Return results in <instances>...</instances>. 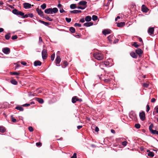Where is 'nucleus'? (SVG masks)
<instances>
[{
    "label": "nucleus",
    "instance_id": "nucleus-24",
    "mask_svg": "<svg viewBox=\"0 0 158 158\" xmlns=\"http://www.w3.org/2000/svg\"><path fill=\"white\" fill-rule=\"evenodd\" d=\"M125 23L124 22H122L117 24L118 27H122L125 25Z\"/></svg>",
    "mask_w": 158,
    "mask_h": 158
},
{
    "label": "nucleus",
    "instance_id": "nucleus-51",
    "mask_svg": "<svg viewBox=\"0 0 158 158\" xmlns=\"http://www.w3.org/2000/svg\"><path fill=\"white\" fill-rule=\"evenodd\" d=\"M41 143L40 142H38L36 143V145L37 147H40L41 146Z\"/></svg>",
    "mask_w": 158,
    "mask_h": 158
},
{
    "label": "nucleus",
    "instance_id": "nucleus-13",
    "mask_svg": "<svg viewBox=\"0 0 158 158\" xmlns=\"http://www.w3.org/2000/svg\"><path fill=\"white\" fill-rule=\"evenodd\" d=\"M111 31L109 29H106L102 31V33L105 35H106L110 33Z\"/></svg>",
    "mask_w": 158,
    "mask_h": 158
},
{
    "label": "nucleus",
    "instance_id": "nucleus-30",
    "mask_svg": "<svg viewBox=\"0 0 158 158\" xmlns=\"http://www.w3.org/2000/svg\"><path fill=\"white\" fill-rule=\"evenodd\" d=\"M5 37L6 40H8L10 37V34L9 33L5 35Z\"/></svg>",
    "mask_w": 158,
    "mask_h": 158
},
{
    "label": "nucleus",
    "instance_id": "nucleus-18",
    "mask_svg": "<svg viewBox=\"0 0 158 158\" xmlns=\"http://www.w3.org/2000/svg\"><path fill=\"white\" fill-rule=\"evenodd\" d=\"M34 65L35 66H40L41 64V62L40 61H35L34 63Z\"/></svg>",
    "mask_w": 158,
    "mask_h": 158
},
{
    "label": "nucleus",
    "instance_id": "nucleus-17",
    "mask_svg": "<svg viewBox=\"0 0 158 158\" xmlns=\"http://www.w3.org/2000/svg\"><path fill=\"white\" fill-rule=\"evenodd\" d=\"M154 31V28L153 27H150L149 28L148 30V32L151 34H152Z\"/></svg>",
    "mask_w": 158,
    "mask_h": 158
},
{
    "label": "nucleus",
    "instance_id": "nucleus-21",
    "mask_svg": "<svg viewBox=\"0 0 158 158\" xmlns=\"http://www.w3.org/2000/svg\"><path fill=\"white\" fill-rule=\"evenodd\" d=\"M114 37L113 35H111L108 37L107 38L110 43H111L112 41V40L113 39Z\"/></svg>",
    "mask_w": 158,
    "mask_h": 158
},
{
    "label": "nucleus",
    "instance_id": "nucleus-4",
    "mask_svg": "<svg viewBox=\"0 0 158 158\" xmlns=\"http://www.w3.org/2000/svg\"><path fill=\"white\" fill-rule=\"evenodd\" d=\"M139 116L140 119L142 121H144L145 119V114L144 112L142 111L139 114Z\"/></svg>",
    "mask_w": 158,
    "mask_h": 158
},
{
    "label": "nucleus",
    "instance_id": "nucleus-64",
    "mask_svg": "<svg viewBox=\"0 0 158 158\" xmlns=\"http://www.w3.org/2000/svg\"><path fill=\"white\" fill-rule=\"evenodd\" d=\"M118 39H115V40L114 41V42L113 43L114 44H115V43H116L117 42H118Z\"/></svg>",
    "mask_w": 158,
    "mask_h": 158
},
{
    "label": "nucleus",
    "instance_id": "nucleus-27",
    "mask_svg": "<svg viewBox=\"0 0 158 158\" xmlns=\"http://www.w3.org/2000/svg\"><path fill=\"white\" fill-rule=\"evenodd\" d=\"M6 131L5 128L3 127H0V132L2 133H4Z\"/></svg>",
    "mask_w": 158,
    "mask_h": 158
},
{
    "label": "nucleus",
    "instance_id": "nucleus-35",
    "mask_svg": "<svg viewBox=\"0 0 158 158\" xmlns=\"http://www.w3.org/2000/svg\"><path fill=\"white\" fill-rule=\"evenodd\" d=\"M132 46H134L136 48H137L139 46V45L137 44L136 42H134L132 44Z\"/></svg>",
    "mask_w": 158,
    "mask_h": 158
},
{
    "label": "nucleus",
    "instance_id": "nucleus-6",
    "mask_svg": "<svg viewBox=\"0 0 158 158\" xmlns=\"http://www.w3.org/2000/svg\"><path fill=\"white\" fill-rule=\"evenodd\" d=\"M2 51L5 54H8L10 52V50L9 48L6 47L3 48L2 49Z\"/></svg>",
    "mask_w": 158,
    "mask_h": 158
},
{
    "label": "nucleus",
    "instance_id": "nucleus-57",
    "mask_svg": "<svg viewBox=\"0 0 158 158\" xmlns=\"http://www.w3.org/2000/svg\"><path fill=\"white\" fill-rule=\"evenodd\" d=\"M60 13H62L63 12H65V11H64V9L62 8L61 9H60Z\"/></svg>",
    "mask_w": 158,
    "mask_h": 158
},
{
    "label": "nucleus",
    "instance_id": "nucleus-29",
    "mask_svg": "<svg viewBox=\"0 0 158 158\" xmlns=\"http://www.w3.org/2000/svg\"><path fill=\"white\" fill-rule=\"evenodd\" d=\"M52 14L53 13H56L58 11V9L56 8H52Z\"/></svg>",
    "mask_w": 158,
    "mask_h": 158
},
{
    "label": "nucleus",
    "instance_id": "nucleus-28",
    "mask_svg": "<svg viewBox=\"0 0 158 158\" xmlns=\"http://www.w3.org/2000/svg\"><path fill=\"white\" fill-rule=\"evenodd\" d=\"M11 83L14 85H16L17 84V81L14 79H12L11 81Z\"/></svg>",
    "mask_w": 158,
    "mask_h": 158
},
{
    "label": "nucleus",
    "instance_id": "nucleus-46",
    "mask_svg": "<svg viewBox=\"0 0 158 158\" xmlns=\"http://www.w3.org/2000/svg\"><path fill=\"white\" fill-rule=\"evenodd\" d=\"M55 54L54 53L52 54L51 55V60H52L53 61L54 60V58H55Z\"/></svg>",
    "mask_w": 158,
    "mask_h": 158
},
{
    "label": "nucleus",
    "instance_id": "nucleus-49",
    "mask_svg": "<svg viewBox=\"0 0 158 158\" xmlns=\"http://www.w3.org/2000/svg\"><path fill=\"white\" fill-rule=\"evenodd\" d=\"M77 153H74L73 154V156H71V158H77Z\"/></svg>",
    "mask_w": 158,
    "mask_h": 158
},
{
    "label": "nucleus",
    "instance_id": "nucleus-54",
    "mask_svg": "<svg viewBox=\"0 0 158 158\" xmlns=\"http://www.w3.org/2000/svg\"><path fill=\"white\" fill-rule=\"evenodd\" d=\"M77 8L78 9H80L81 10H83L85 8V7H82L81 6H79L78 7H77Z\"/></svg>",
    "mask_w": 158,
    "mask_h": 158
},
{
    "label": "nucleus",
    "instance_id": "nucleus-12",
    "mask_svg": "<svg viewBox=\"0 0 158 158\" xmlns=\"http://www.w3.org/2000/svg\"><path fill=\"white\" fill-rule=\"evenodd\" d=\"M52 10L51 8H48L44 10V12L47 14H52Z\"/></svg>",
    "mask_w": 158,
    "mask_h": 158
},
{
    "label": "nucleus",
    "instance_id": "nucleus-61",
    "mask_svg": "<svg viewBox=\"0 0 158 158\" xmlns=\"http://www.w3.org/2000/svg\"><path fill=\"white\" fill-rule=\"evenodd\" d=\"M46 19L50 21H52V19L49 17H48Z\"/></svg>",
    "mask_w": 158,
    "mask_h": 158
},
{
    "label": "nucleus",
    "instance_id": "nucleus-55",
    "mask_svg": "<svg viewBox=\"0 0 158 158\" xmlns=\"http://www.w3.org/2000/svg\"><path fill=\"white\" fill-rule=\"evenodd\" d=\"M85 19L84 18L81 19H80V22L83 23L85 22Z\"/></svg>",
    "mask_w": 158,
    "mask_h": 158
},
{
    "label": "nucleus",
    "instance_id": "nucleus-20",
    "mask_svg": "<svg viewBox=\"0 0 158 158\" xmlns=\"http://www.w3.org/2000/svg\"><path fill=\"white\" fill-rule=\"evenodd\" d=\"M35 99V100L36 101H37L38 102L42 104L44 102L43 99H42L41 98H36Z\"/></svg>",
    "mask_w": 158,
    "mask_h": 158
},
{
    "label": "nucleus",
    "instance_id": "nucleus-59",
    "mask_svg": "<svg viewBox=\"0 0 158 158\" xmlns=\"http://www.w3.org/2000/svg\"><path fill=\"white\" fill-rule=\"evenodd\" d=\"M21 64H23V65H27V63L25 62H21Z\"/></svg>",
    "mask_w": 158,
    "mask_h": 158
},
{
    "label": "nucleus",
    "instance_id": "nucleus-15",
    "mask_svg": "<svg viewBox=\"0 0 158 158\" xmlns=\"http://www.w3.org/2000/svg\"><path fill=\"white\" fill-rule=\"evenodd\" d=\"M102 80L106 83H110L111 79L110 78H103Z\"/></svg>",
    "mask_w": 158,
    "mask_h": 158
},
{
    "label": "nucleus",
    "instance_id": "nucleus-62",
    "mask_svg": "<svg viewBox=\"0 0 158 158\" xmlns=\"http://www.w3.org/2000/svg\"><path fill=\"white\" fill-rule=\"evenodd\" d=\"M77 101H78L79 102H81L82 101V100L81 98H78L77 97Z\"/></svg>",
    "mask_w": 158,
    "mask_h": 158
},
{
    "label": "nucleus",
    "instance_id": "nucleus-10",
    "mask_svg": "<svg viewBox=\"0 0 158 158\" xmlns=\"http://www.w3.org/2000/svg\"><path fill=\"white\" fill-rule=\"evenodd\" d=\"M23 7L25 9H27L31 8V5L28 3H25L23 4Z\"/></svg>",
    "mask_w": 158,
    "mask_h": 158
},
{
    "label": "nucleus",
    "instance_id": "nucleus-5",
    "mask_svg": "<svg viewBox=\"0 0 158 158\" xmlns=\"http://www.w3.org/2000/svg\"><path fill=\"white\" fill-rule=\"evenodd\" d=\"M61 61V59L60 56H57L55 60L56 65L57 66H59V64Z\"/></svg>",
    "mask_w": 158,
    "mask_h": 158
},
{
    "label": "nucleus",
    "instance_id": "nucleus-8",
    "mask_svg": "<svg viewBox=\"0 0 158 158\" xmlns=\"http://www.w3.org/2000/svg\"><path fill=\"white\" fill-rule=\"evenodd\" d=\"M87 2L86 1H81L78 3V5L83 6L85 8H86L87 6Z\"/></svg>",
    "mask_w": 158,
    "mask_h": 158
},
{
    "label": "nucleus",
    "instance_id": "nucleus-50",
    "mask_svg": "<svg viewBox=\"0 0 158 158\" xmlns=\"http://www.w3.org/2000/svg\"><path fill=\"white\" fill-rule=\"evenodd\" d=\"M30 105V104L26 103V104H23L22 106H24V107H27V106H29Z\"/></svg>",
    "mask_w": 158,
    "mask_h": 158
},
{
    "label": "nucleus",
    "instance_id": "nucleus-3",
    "mask_svg": "<svg viewBox=\"0 0 158 158\" xmlns=\"http://www.w3.org/2000/svg\"><path fill=\"white\" fill-rule=\"evenodd\" d=\"M42 56L43 59H46L47 56L48 54L47 50L45 49H43L42 51Z\"/></svg>",
    "mask_w": 158,
    "mask_h": 158
},
{
    "label": "nucleus",
    "instance_id": "nucleus-31",
    "mask_svg": "<svg viewBox=\"0 0 158 158\" xmlns=\"http://www.w3.org/2000/svg\"><path fill=\"white\" fill-rule=\"evenodd\" d=\"M92 19L93 21H95L98 19V17L96 15H93L92 16Z\"/></svg>",
    "mask_w": 158,
    "mask_h": 158
},
{
    "label": "nucleus",
    "instance_id": "nucleus-33",
    "mask_svg": "<svg viewBox=\"0 0 158 158\" xmlns=\"http://www.w3.org/2000/svg\"><path fill=\"white\" fill-rule=\"evenodd\" d=\"M152 134H157L158 135V131L155 130H152L151 132Z\"/></svg>",
    "mask_w": 158,
    "mask_h": 158
},
{
    "label": "nucleus",
    "instance_id": "nucleus-16",
    "mask_svg": "<svg viewBox=\"0 0 158 158\" xmlns=\"http://www.w3.org/2000/svg\"><path fill=\"white\" fill-rule=\"evenodd\" d=\"M131 56L134 58H136L138 57V55L134 52H132L130 53Z\"/></svg>",
    "mask_w": 158,
    "mask_h": 158
},
{
    "label": "nucleus",
    "instance_id": "nucleus-34",
    "mask_svg": "<svg viewBox=\"0 0 158 158\" xmlns=\"http://www.w3.org/2000/svg\"><path fill=\"white\" fill-rule=\"evenodd\" d=\"M41 7L42 9L44 10L46 7V5L45 3H44L41 6Z\"/></svg>",
    "mask_w": 158,
    "mask_h": 158
},
{
    "label": "nucleus",
    "instance_id": "nucleus-48",
    "mask_svg": "<svg viewBox=\"0 0 158 158\" xmlns=\"http://www.w3.org/2000/svg\"><path fill=\"white\" fill-rule=\"evenodd\" d=\"M28 129L31 132H32L33 131V128L32 127H28Z\"/></svg>",
    "mask_w": 158,
    "mask_h": 158
},
{
    "label": "nucleus",
    "instance_id": "nucleus-7",
    "mask_svg": "<svg viewBox=\"0 0 158 158\" xmlns=\"http://www.w3.org/2000/svg\"><path fill=\"white\" fill-rule=\"evenodd\" d=\"M135 52L136 54L139 55V57H140L141 56L143 52L141 49H137L135 50Z\"/></svg>",
    "mask_w": 158,
    "mask_h": 158
},
{
    "label": "nucleus",
    "instance_id": "nucleus-11",
    "mask_svg": "<svg viewBox=\"0 0 158 158\" xmlns=\"http://www.w3.org/2000/svg\"><path fill=\"white\" fill-rule=\"evenodd\" d=\"M147 154L149 157H153L154 156V153L150 151L149 150H147Z\"/></svg>",
    "mask_w": 158,
    "mask_h": 158
},
{
    "label": "nucleus",
    "instance_id": "nucleus-9",
    "mask_svg": "<svg viewBox=\"0 0 158 158\" xmlns=\"http://www.w3.org/2000/svg\"><path fill=\"white\" fill-rule=\"evenodd\" d=\"M36 10L38 14L41 17L43 16H44V13L40 9H39L38 8L36 9Z\"/></svg>",
    "mask_w": 158,
    "mask_h": 158
},
{
    "label": "nucleus",
    "instance_id": "nucleus-53",
    "mask_svg": "<svg viewBox=\"0 0 158 158\" xmlns=\"http://www.w3.org/2000/svg\"><path fill=\"white\" fill-rule=\"evenodd\" d=\"M15 64L16 65V67L15 69L17 68H18L20 66V65L18 63H16Z\"/></svg>",
    "mask_w": 158,
    "mask_h": 158
},
{
    "label": "nucleus",
    "instance_id": "nucleus-45",
    "mask_svg": "<svg viewBox=\"0 0 158 158\" xmlns=\"http://www.w3.org/2000/svg\"><path fill=\"white\" fill-rule=\"evenodd\" d=\"M18 38V37L17 35H15L12 37L11 39L13 40H16Z\"/></svg>",
    "mask_w": 158,
    "mask_h": 158
},
{
    "label": "nucleus",
    "instance_id": "nucleus-58",
    "mask_svg": "<svg viewBox=\"0 0 158 158\" xmlns=\"http://www.w3.org/2000/svg\"><path fill=\"white\" fill-rule=\"evenodd\" d=\"M27 15H28V17L29 16L31 17H33L34 15L32 14H27Z\"/></svg>",
    "mask_w": 158,
    "mask_h": 158
},
{
    "label": "nucleus",
    "instance_id": "nucleus-22",
    "mask_svg": "<svg viewBox=\"0 0 158 158\" xmlns=\"http://www.w3.org/2000/svg\"><path fill=\"white\" fill-rule=\"evenodd\" d=\"M85 20L86 21V22H89L91 20V16H88L85 17Z\"/></svg>",
    "mask_w": 158,
    "mask_h": 158
},
{
    "label": "nucleus",
    "instance_id": "nucleus-60",
    "mask_svg": "<svg viewBox=\"0 0 158 158\" xmlns=\"http://www.w3.org/2000/svg\"><path fill=\"white\" fill-rule=\"evenodd\" d=\"M156 101V99L155 98H153L151 100V102H154Z\"/></svg>",
    "mask_w": 158,
    "mask_h": 158
},
{
    "label": "nucleus",
    "instance_id": "nucleus-14",
    "mask_svg": "<svg viewBox=\"0 0 158 158\" xmlns=\"http://www.w3.org/2000/svg\"><path fill=\"white\" fill-rule=\"evenodd\" d=\"M142 10L144 12H147L148 10V9L144 5H143L142 6Z\"/></svg>",
    "mask_w": 158,
    "mask_h": 158
},
{
    "label": "nucleus",
    "instance_id": "nucleus-26",
    "mask_svg": "<svg viewBox=\"0 0 158 158\" xmlns=\"http://www.w3.org/2000/svg\"><path fill=\"white\" fill-rule=\"evenodd\" d=\"M77 96L73 97L72 98V102L73 103H75L77 101Z\"/></svg>",
    "mask_w": 158,
    "mask_h": 158
},
{
    "label": "nucleus",
    "instance_id": "nucleus-39",
    "mask_svg": "<svg viewBox=\"0 0 158 158\" xmlns=\"http://www.w3.org/2000/svg\"><path fill=\"white\" fill-rule=\"evenodd\" d=\"M10 73L12 75H18L19 74V73L17 72H11Z\"/></svg>",
    "mask_w": 158,
    "mask_h": 158
},
{
    "label": "nucleus",
    "instance_id": "nucleus-25",
    "mask_svg": "<svg viewBox=\"0 0 158 158\" xmlns=\"http://www.w3.org/2000/svg\"><path fill=\"white\" fill-rule=\"evenodd\" d=\"M70 8L71 9H73L77 8V7L76 4H71L70 5Z\"/></svg>",
    "mask_w": 158,
    "mask_h": 158
},
{
    "label": "nucleus",
    "instance_id": "nucleus-38",
    "mask_svg": "<svg viewBox=\"0 0 158 158\" xmlns=\"http://www.w3.org/2000/svg\"><path fill=\"white\" fill-rule=\"evenodd\" d=\"M43 42V40H42V37H40L39 38V44L41 45L42 44V43Z\"/></svg>",
    "mask_w": 158,
    "mask_h": 158
},
{
    "label": "nucleus",
    "instance_id": "nucleus-2",
    "mask_svg": "<svg viewBox=\"0 0 158 158\" xmlns=\"http://www.w3.org/2000/svg\"><path fill=\"white\" fill-rule=\"evenodd\" d=\"M94 57L97 60H101L103 59V56L102 54L99 52H95L94 54Z\"/></svg>",
    "mask_w": 158,
    "mask_h": 158
},
{
    "label": "nucleus",
    "instance_id": "nucleus-63",
    "mask_svg": "<svg viewBox=\"0 0 158 158\" xmlns=\"http://www.w3.org/2000/svg\"><path fill=\"white\" fill-rule=\"evenodd\" d=\"M95 131L96 132H98L99 131V129L98 127H96L95 128Z\"/></svg>",
    "mask_w": 158,
    "mask_h": 158
},
{
    "label": "nucleus",
    "instance_id": "nucleus-52",
    "mask_svg": "<svg viewBox=\"0 0 158 158\" xmlns=\"http://www.w3.org/2000/svg\"><path fill=\"white\" fill-rule=\"evenodd\" d=\"M156 113H158V106H156L154 108Z\"/></svg>",
    "mask_w": 158,
    "mask_h": 158
},
{
    "label": "nucleus",
    "instance_id": "nucleus-41",
    "mask_svg": "<svg viewBox=\"0 0 158 158\" xmlns=\"http://www.w3.org/2000/svg\"><path fill=\"white\" fill-rule=\"evenodd\" d=\"M143 86L144 87L147 88L149 86V84L147 83H144L143 84Z\"/></svg>",
    "mask_w": 158,
    "mask_h": 158
},
{
    "label": "nucleus",
    "instance_id": "nucleus-43",
    "mask_svg": "<svg viewBox=\"0 0 158 158\" xmlns=\"http://www.w3.org/2000/svg\"><path fill=\"white\" fill-rule=\"evenodd\" d=\"M65 20H66V21L67 23H68L70 22L71 20V18H65Z\"/></svg>",
    "mask_w": 158,
    "mask_h": 158
},
{
    "label": "nucleus",
    "instance_id": "nucleus-42",
    "mask_svg": "<svg viewBox=\"0 0 158 158\" xmlns=\"http://www.w3.org/2000/svg\"><path fill=\"white\" fill-rule=\"evenodd\" d=\"M74 26L80 27L81 26V25L80 23H76L74 24Z\"/></svg>",
    "mask_w": 158,
    "mask_h": 158
},
{
    "label": "nucleus",
    "instance_id": "nucleus-19",
    "mask_svg": "<svg viewBox=\"0 0 158 158\" xmlns=\"http://www.w3.org/2000/svg\"><path fill=\"white\" fill-rule=\"evenodd\" d=\"M93 25V23L92 22H87L84 24V26L89 27L92 26Z\"/></svg>",
    "mask_w": 158,
    "mask_h": 158
},
{
    "label": "nucleus",
    "instance_id": "nucleus-36",
    "mask_svg": "<svg viewBox=\"0 0 158 158\" xmlns=\"http://www.w3.org/2000/svg\"><path fill=\"white\" fill-rule=\"evenodd\" d=\"M153 127V124H151L149 126V130H150V132H151L152 131V130H153L152 129V128Z\"/></svg>",
    "mask_w": 158,
    "mask_h": 158
},
{
    "label": "nucleus",
    "instance_id": "nucleus-40",
    "mask_svg": "<svg viewBox=\"0 0 158 158\" xmlns=\"http://www.w3.org/2000/svg\"><path fill=\"white\" fill-rule=\"evenodd\" d=\"M70 13L74 14H77V10H73L70 11Z\"/></svg>",
    "mask_w": 158,
    "mask_h": 158
},
{
    "label": "nucleus",
    "instance_id": "nucleus-47",
    "mask_svg": "<svg viewBox=\"0 0 158 158\" xmlns=\"http://www.w3.org/2000/svg\"><path fill=\"white\" fill-rule=\"evenodd\" d=\"M146 107H147V108H146V111L147 112H148L150 109V108L149 105H147Z\"/></svg>",
    "mask_w": 158,
    "mask_h": 158
},
{
    "label": "nucleus",
    "instance_id": "nucleus-56",
    "mask_svg": "<svg viewBox=\"0 0 158 158\" xmlns=\"http://www.w3.org/2000/svg\"><path fill=\"white\" fill-rule=\"evenodd\" d=\"M64 67H66L68 65V63L67 61H64Z\"/></svg>",
    "mask_w": 158,
    "mask_h": 158
},
{
    "label": "nucleus",
    "instance_id": "nucleus-1",
    "mask_svg": "<svg viewBox=\"0 0 158 158\" xmlns=\"http://www.w3.org/2000/svg\"><path fill=\"white\" fill-rule=\"evenodd\" d=\"M12 12L14 14L16 15H20L22 16L23 18H26L28 17V15H25L24 14L19 11L18 10L16 9H14L12 10Z\"/></svg>",
    "mask_w": 158,
    "mask_h": 158
},
{
    "label": "nucleus",
    "instance_id": "nucleus-23",
    "mask_svg": "<svg viewBox=\"0 0 158 158\" xmlns=\"http://www.w3.org/2000/svg\"><path fill=\"white\" fill-rule=\"evenodd\" d=\"M15 109L19 110L20 111H23V108L21 106H16Z\"/></svg>",
    "mask_w": 158,
    "mask_h": 158
},
{
    "label": "nucleus",
    "instance_id": "nucleus-37",
    "mask_svg": "<svg viewBox=\"0 0 158 158\" xmlns=\"http://www.w3.org/2000/svg\"><path fill=\"white\" fill-rule=\"evenodd\" d=\"M135 127L137 129H139L140 127V125L139 124H136L135 125Z\"/></svg>",
    "mask_w": 158,
    "mask_h": 158
},
{
    "label": "nucleus",
    "instance_id": "nucleus-44",
    "mask_svg": "<svg viewBox=\"0 0 158 158\" xmlns=\"http://www.w3.org/2000/svg\"><path fill=\"white\" fill-rule=\"evenodd\" d=\"M127 142L126 141H124L122 142V144L123 146H125L127 145Z\"/></svg>",
    "mask_w": 158,
    "mask_h": 158
},
{
    "label": "nucleus",
    "instance_id": "nucleus-32",
    "mask_svg": "<svg viewBox=\"0 0 158 158\" xmlns=\"http://www.w3.org/2000/svg\"><path fill=\"white\" fill-rule=\"evenodd\" d=\"M69 31L70 32L73 33H74L75 31V28L72 27H70V28Z\"/></svg>",
    "mask_w": 158,
    "mask_h": 158
}]
</instances>
